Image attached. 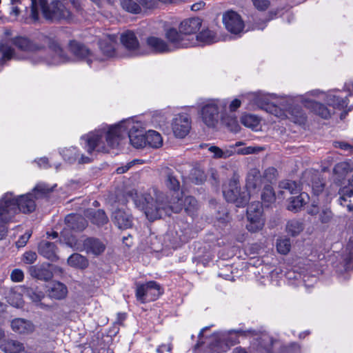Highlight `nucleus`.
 <instances>
[{
    "mask_svg": "<svg viewBox=\"0 0 353 353\" xmlns=\"http://www.w3.org/2000/svg\"><path fill=\"white\" fill-rule=\"evenodd\" d=\"M163 183L172 192V198L168 200V196L162 192L153 188L148 194L139 195L137 192H131L132 197L137 207L144 212L146 217L150 221L161 219L164 216H170L172 212L178 213L182 210L179 192L180 182L175 175L174 172L168 168L162 171Z\"/></svg>",
    "mask_w": 353,
    "mask_h": 353,
    "instance_id": "1",
    "label": "nucleus"
},
{
    "mask_svg": "<svg viewBox=\"0 0 353 353\" xmlns=\"http://www.w3.org/2000/svg\"><path fill=\"white\" fill-rule=\"evenodd\" d=\"M127 135L134 148L145 147V133L142 124L133 119L123 121L108 130L101 129L90 132L83 136L81 139L85 141L87 152L91 155L94 150L108 152L110 148L119 146Z\"/></svg>",
    "mask_w": 353,
    "mask_h": 353,
    "instance_id": "2",
    "label": "nucleus"
},
{
    "mask_svg": "<svg viewBox=\"0 0 353 353\" xmlns=\"http://www.w3.org/2000/svg\"><path fill=\"white\" fill-rule=\"evenodd\" d=\"M42 41L44 44L48 45L50 52L54 54L53 56L46 58L41 57L44 45L26 37H16L10 40H3L0 43V52L2 54L0 67L2 68L7 61L19 59L12 46L21 51L31 53L30 61L34 64L46 63L48 65H58L69 61V58L64 54L57 41L48 37H43Z\"/></svg>",
    "mask_w": 353,
    "mask_h": 353,
    "instance_id": "3",
    "label": "nucleus"
},
{
    "mask_svg": "<svg viewBox=\"0 0 353 353\" xmlns=\"http://www.w3.org/2000/svg\"><path fill=\"white\" fill-rule=\"evenodd\" d=\"M52 190V188L43 183H38L32 192L14 196L12 192H6L0 199V223H6L12 220L19 212L31 213L36 209V200L45 196Z\"/></svg>",
    "mask_w": 353,
    "mask_h": 353,
    "instance_id": "4",
    "label": "nucleus"
},
{
    "mask_svg": "<svg viewBox=\"0 0 353 353\" xmlns=\"http://www.w3.org/2000/svg\"><path fill=\"white\" fill-rule=\"evenodd\" d=\"M65 0H51L48 5L46 0H31V18L34 21L39 19L40 8L44 17L48 20L68 19L71 12L66 7Z\"/></svg>",
    "mask_w": 353,
    "mask_h": 353,
    "instance_id": "5",
    "label": "nucleus"
},
{
    "mask_svg": "<svg viewBox=\"0 0 353 353\" xmlns=\"http://www.w3.org/2000/svg\"><path fill=\"white\" fill-rule=\"evenodd\" d=\"M223 194L227 201L236 203L237 207L245 205L250 200V194L241 192L239 181L235 178L231 179L223 187Z\"/></svg>",
    "mask_w": 353,
    "mask_h": 353,
    "instance_id": "6",
    "label": "nucleus"
},
{
    "mask_svg": "<svg viewBox=\"0 0 353 353\" xmlns=\"http://www.w3.org/2000/svg\"><path fill=\"white\" fill-rule=\"evenodd\" d=\"M165 37L167 39V45L169 51L172 52L177 49L188 48L194 45L195 42L190 38L176 28H170L165 30Z\"/></svg>",
    "mask_w": 353,
    "mask_h": 353,
    "instance_id": "7",
    "label": "nucleus"
},
{
    "mask_svg": "<svg viewBox=\"0 0 353 353\" xmlns=\"http://www.w3.org/2000/svg\"><path fill=\"white\" fill-rule=\"evenodd\" d=\"M221 105L219 100H209L201 109L202 121L208 128H214L219 120V106Z\"/></svg>",
    "mask_w": 353,
    "mask_h": 353,
    "instance_id": "8",
    "label": "nucleus"
},
{
    "mask_svg": "<svg viewBox=\"0 0 353 353\" xmlns=\"http://www.w3.org/2000/svg\"><path fill=\"white\" fill-rule=\"evenodd\" d=\"M163 293L159 284L155 281L137 285L136 297L141 303L152 301L157 299Z\"/></svg>",
    "mask_w": 353,
    "mask_h": 353,
    "instance_id": "9",
    "label": "nucleus"
},
{
    "mask_svg": "<svg viewBox=\"0 0 353 353\" xmlns=\"http://www.w3.org/2000/svg\"><path fill=\"white\" fill-rule=\"evenodd\" d=\"M262 214L263 208L259 202L252 203L249 205L247 210L248 223L246 225L249 231L256 232L263 228L264 220Z\"/></svg>",
    "mask_w": 353,
    "mask_h": 353,
    "instance_id": "10",
    "label": "nucleus"
},
{
    "mask_svg": "<svg viewBox=\"0 0 353 353\" xmlns=\"http://www.w3.org/2000/svg\"><path fill=\"white\" fill-rule=\"evenodd\" d=\"M276 343L277 341L268 333L261 332L254 335L250 349L252 353H272V347Z\"/></svg>",
    "mask_w": 353,
    "mask_h": 353,
    "instance_id": "11",
    "label": "nucleus"
},
{
    "mask_svg": "<svg viewBox=\"0 0 353 353\" xmlns=\"http://www.w3.org/2000/svg\"><path fill=\"white\" fill-rule=\"evenodd\" d=\"M111 219L119 229H128L133 225V216L129 210L123 205L113 206Z\"/></svg>",
    "mask_w": 353,
    "mask_h": 353,
    "instance_id": "12",
    "label": "nucleus"
},
{
    "mask_svg": "<svg viewBox=\"0 0 353 353\" xmlns=\"http://www.w3.org/2000/svg\"><path fill=\"white\" fill-rule=\"evenodd\" d=\"M172 129L177 138H184L191 129V119L187 114H178L172 120Z\"/></svg>",
    "mask_w": 353,
    "mask_h": 353,
    "instance_id": "13",
    "label": "nucleus"
},
{
    "mask_svg": "<svg viewBox=\"0 0 353 353\" xmlns=\"http://www.w3.org/2000/svg\"><path fill=\"white\" fill-rule=\"evenodd\" d=\"M223 22L226 29L232 34L241 33L244 28V23L241 16L234 11H228L223 16Z\"/></svg>",
    "mask_w": 353,
    "mask_h": 353,
    "instance_id": "14",
    "label": "nucleus"
},
{
    "mask_svg": "<svg viewBox=\"0 0 353 353\" xmlns=\"http://www.w3.org/2000/svg\"><path fill=\"white\" fill-rule=\"evenodd\" d=\"M70 52L78 59H85L88 65L93 61L94 56L84 45L75 41H70L69 44Z\"/></svg>",
    "mask_w": 353,
    "mask_h": 353,
    "instance_id": "15",
    "label": "nucleus"
},
{
    "mask_svg": "<svg viewBox=\"0 0 353 353\" xmlns=\"http://www.w3.org/2000/svg\"><path fill=\"white\" fill-rule=\"evenodd\" d=\"M121 42L123 46L134 55L141 54L139 50V43L132 31L128 30L121 34Z\"/></svg>",
    "mask_w": 353,
    "mask_h": 353,
    "instance_id": "16",
    "label": "nucleus"
},
{
    "mask_svg": "<svg viewBox=\"0 0 353 353\" xmlns=\"http://www.w3.org/2000/svg\"><path fill=\"white\" fill-rule=\"evenodd\" d=\"M65 161L70 163L78 162L79 164L88 163L91 162L92 158L89 156L80 154L76 148L70 147L65 148L61 152Z\"/></svg>",
    "mask_w": 353,
    "mask_h": 353,
    "instance_id": "17",
    "label": "nucleus"
},
{
    "mask_svg": "<svg viewBox=\"0 0 353 353\" xmlns=\"http://www.w3.org/2000/svg\"><path fill=\"white\" fill-rule=\"evenodd\" d=\"M202 25V20L198 17L189 18L183 20L179 26L180 31L185 37L190 38V36L195 34L199 30Z\"/></svg>",
    "mask_w": 353,
    "mask_h": 353,
    "instance_id": "18",
    "label": "nucleus"
},
{
    "mask_svg": "<svg viewBox=\"0 0 353 353\" xmlns=\"http://www.w3.org/2000/svg\"><path fill=\"white\" fill-rule=\"evenodd\" d=\"M26 294L38 308L43 310H50L52 309V306L44 301L46 295L43 292L39 290L38 289L28 288L27 289Z\"/></svg>",
    "mask_w": 353,
    "mask_h": 353,
    "instance_id": "19",
    "label": "nucleus"
},
{
    "mask_svg": "<svg viewBox=\"0 0 353 353\" xmlns=\"http://www.w3.org/2000/svg\"><path fill=\"white\" fill-rule=\"evenodd\" d=\"M230 345L225 341V337L220 333H214L210 337V350L212 353H223L228 351Z\"/></svg>",
    "mask_w": 353,
    "mask_h": 353,
    "instance_id": "20",
    "label": "nucleus"
},
{
    "mask_svg": "<svg viewBox=\"0 0 353 353\" xmlns=\"http://www.w3.org/2000/svg\"><path fill=\"white\" fill-rule=\"evenodd\" d=\"M262 184V176L260 171L256 168L250 169L246 177V188L250 194L254 192Z\"/></svg>",
    "mask_w": 353,
    "mask_h": 353,
    "instance_id": "21",
    "label": "nucleus"
},
{
    "mask_svg": "<svg viewBox=\"0 0 353 353\" xmlns=\"http://www.w3.org/2000/svg\"><path fill=\"white\" fill-rule=\"evenodd\" d=\"M47 292L50 298L61 300L67 296L68 289L63 283L52 281L47 285Z\"/></svg>",
    "mask_w": 353,
    "mask_h": 353,
    "instance_id": "22",
    "label": "nucleus"
},
{
    "mask_svg": "<svg viewBox=\"0 0 353 353\" xmlns=\"http://www.w3.org/2000/svg\"><path fill=\"white\" fill-rule=\"evenodd\" d=\"M148 48L154 53L170 52L167 42L163 39L151 36L146 39Z\"/></svg>",
    "mask_w": 353,
    "mask_h": 353,
    "instance_id": "23",
    "label": "nucleus"
},
{
    "mask_svg": "<svg viewBox=\"0 0 353 353\" xmlns=\"http://www.w3.org/2000/svg\"><path fill=\"white\" fill-rule=\"evenodd\" d=\"M246 97L250 101L253 106L268 110L269 106L271 105L269 103L270 97L268 95L262 93L261 92H250L246 95Z\"/></svg>",
    "mask_w": 353,
    "mask_h": 353,
    "instance_id": "24",
    "label": "nucleus"
},
{
    "mask_svg": "<svg viewBox=\"0 0 353 353\" xmlns=\"http://www.w3.org/2000/svg\"><path fill=\"white\" fill-rule=\"evenodd\" d=\"M116 45L117 37L115 35H108L99 41V47L101 52L108 57L114 56Z\"/></svg>",
    "mask_w": 353,
    "mask_h": 353,
    "instance_id": "25",
    "label": "nucleus"
},
{
    "mask_svg": "<svg viewBox=\"0 0 353 353\" xmlns=\"http://www.w3.org/2000/svg\"><path fill=\"white\" fill-rule=\"evenodd\" d=\"M57 250V246L54 243L47 241H42L38 247L39 253L45 258L52 261H54L58 259Z\"/></svg>",
    "mask_w": 353,
    "mask_h": 353,
    "instance_id": "26",
    "label": "nucleus"
},
{
    "mask_svg": "<svg viewBox=\"0 0 353 353\" xmlns=\"http://www.w3.org/2000/svg\"><path fill=\"white\" fill-rule=\"evenodd\" d=\"M65 221L68 228L77 231H81L88 225L85 218L79 214H69L65 217Z\"/></svg>",
    "mask_w": 353,
    "mask_h": 353,
    "instance_id": "27",
    "label": "nucleus"
},
{
    "mask_svg": "<svg viewBox=\"0 0 353 353\" xmlns=\"http://www.w3.org/2000/svg\"><path fill=\"white\" fill-rule=\"evenodd\" d=\"M304 105L315 114L319 115L323 119H328L333 113L332 110H329L324 105L317 103L313 100L305 99L304 101Z\"/></svg>",
    "mask_w": 353,
    "mask_h": 353,
    "instance_id": "28",
    "label": "nucleus"
},
{
    "mask_svg": "<svg viewBox=\"0 0 353 353\" xmlns=\"http://www.w3.org/2000/svg\"><path fill=\"white\" fill-rule=\"evenodd\" d=\"M11 326L14 332L19 334H29L34 330L33 323L23 319H14L11 323Z\"/></svg>",
    "mask_w": 353,
    "mask_h": 353,
    "instance_id": "29",
    "label": "nucleus"
},
{
    "mask_svg": "<svg viewBox=\"0 0 353 353\" xmlns=\"http://www.w3.org/2000/svg\"><path fill=\"white\" fill-rule=\"evenodd\" d=\"M83 248L87 253L99 255L105 250V247L99 239L88 238L83 241Z\"/></svg>",
    "mask_w": 353,
    "mask_h": 353,
    "instance_id": "30",
    "label": "nucleus"
},
{
    "mask_svg": "<svg viewBox=\"0 0 353 353\" xmlns=\"http://www.w3.org/2000/svg\"><path fill=\"white\" fill-rule=\"evenodd\" d=\"M30 273L32 277L42 281H48L53 276L52 272L44 265L30 267Z\"/></svg>",
    "mask_w": 353,
    "mask_h": 353,
    "instance_id": "31",
    "label": "nucleus"
},
{
    "mask_svg": "<svg viewBox=\"0 0 353 353\" xmlns=\"http://www.w3.org/2000/svg\"><path fill=\"white\" fill-rule=\"evenodd\" d=\"M326 101L328 105L339 110H344L348 104L347 97L341 98L333 93H329L326 95Z\"/></svg>",
    "mask_w": 353,
    "mask_h": 353,
    "instance_id": "32",
    "label": "nucleus"
},
{
    "mask_svg": "<svg viewBox=\"0 0 353 353\" xmlns=\"http://www.w3.org/2000/svg\"><path fill=\"white\" fill-rule=\"evenodd\" d=\"M85 215L88 217L94 224L98 225H104L108 221V216L102 210H88L85 212Z\"/></svg>",
    "mask_w": 353,
    "mask_h": 353,
    "instance_id": "33",
    "label": "nucleus"
},
{
    "mask_svg": "<svg viewBox=\"0 0 353 353\" xmlns=\"http://www.w3.org/2000/svg\"><path fill=\"white\" fill-rule=\"evenodd\" d=\"M308 195L306 193H301L296 196H292L290 199L288 210L296 212L299 210L308 201Z\"/></svg>",
    "mask_w": 353,
    "mask_h": 353,
    "instance_id": "34",
    "label": "nucleus"
},
{
    "mask_svg": "<svg viewBox=\"0 0 353 353\" xmlns=\"http://www.w3.org/2000/svg\"><path fill=\"white\" fill-rule=\"evenodd\" d=\"M68 264L72 268L83 270L88 266L89 262L85 256L74 253L68 257Z\"/></svg>",
    "mask_w": 353,
    "mask_h": 353,
    "instance_id": "35",
    "label": "nucleus"
},
{
    "mask_svg": "<svg viewBox=\"0 0 353 353\" xmlns=\"http://www.w3.org/2000/svg\"><path fill=\"white\" fill-rule=\"evenodd\" d=\"M287 119L295 123L302 125L306 121V115L299 107L295 106L288 110Z\"/></svg>",
    "mask_w": 353,
    "mask_h": 353,
    "instance_id": "36",
    "label": "nucleus"
},
{
    "mask_svg": "<svg viewBox=\"0 0 353 353\" xmlns=\"http://www.w3.org/2000/svg\"><path fill=\"white\" fill-rule=\"evenodd\" d=\"M163 139L161 134L154 131L149 130L145 133V146L157 148L162 145Z\"/></svg>",
    "mask_w": 353,
    "mask_h": 353,
    "instance_id": "37",
    "label": "nucleus"
},
{
    "mask_svg": "<svg viewBox=\"0 0 353 353\" xmlns=\"http://www.w3.org/2000/svg\"><path fill=\"white\" fill-rule=\"evenodd\" d=\"M0 348L6 353H20L24 350L23 344L14 340L3 342Z\"/></svg>",
    "mask_w": 353,
    "mask_h": 353,
    "instance_id": "38",
    "label": "nucleus"
},
{
    "mask_svg": "<svg viewBox=\"0 0 353 353\" xmlns=\"http://www.w3.org/2000/svg\"><path fill=\"white\" fill-rule=\"evenodd\" d=\"M196 39L197 41L204 44H211L217 42L219 40L216 33L209 29L202 30L196 35Z\"/></svg>",
    "mask_w": 353,
    "mask_h": 353,
    "instance_id": "39",
    "label": "nucleus"
},
{
    "mask_svg": "<svg viewBox=\"0 0 353 353\" xmlns=\"http://www.w3.org/2000/svg\"><path fill=\"white\" fill-rule=\"evenodd\" d=\"M180 199L181 201H179L178 203H181L182 210L184 209L188 214L193 215L194 212L197 210L198 207L196 200L191 196H185L184 199L180 196Z\"/></svg>",
    "mask_w": 353,
    "mask_h": 353,
    "instance_id": "40",
    "label": "nucleus"
},
{
    "mask_svg": "<svg viewBox=\"0 0 353 353\" xmlns=\"http://www.w3.org/2000/svg\"><path fill=\"white\" fill-rule=\"evenodd\" d=\"M241 123L253 130H258L260 125L259 119L254 115L246 114L241 117Z\"/></svg>",
    "mask_w": 353,
    "mask_h": 353,
    "instance_id": "41",
    "label": "nucleus"
},
{
    "mask_svg": "<svg viewBox=\"0 0 353 353\" xmlns=\"http://www.w3.org/2000/svg\"><path fill=\"white\" fill-rule=\"evenodd\" d=\"M275 193L270 185H265L261 193V200L263 204L268 206L275 201Z\"/></svg>",
    "mask_w": 353,
    "mask_h": 353,
    "instance_id": "42",
    "label": "nucleus"
},
{
    "mask_svg": "<svg viewBox=\"0 0 353 353\" xmlns=\"http://www.w3.org/2000/svg\"><path fill=\"white\" fill-rule=\"evenodd\" d=\"M303 230V223L296 219L289 221L286 225V232L294 236L300 234Z\"/></svg>",
    "mask_w": 353,
    "mask_h": 353,
    "instance_id": "43",
    "label": "nucleus"
},
{
    "mask_svg": "<svg viewBox=\"0 0 353 353\" xmlns=\"http://www.w3.org/2000/svg\"><path fill=\"white\" fill-rule=\"evenodd\" d=\"M121 6L123 10L133 14H138L141 11V5L133 0H121Z\"/></svg>",
    "mask_w": 353,
    "mask_h": 353,
    "instance_id": "44",
    "label": "nucleus"
},
{
    "mask_svg": "<svg viewBox=\"0 0 353 353\" xmlns=\"http://www.w3.org/2000/svg\"><path fill=\"white\" fill-rule=\"evenodd\" d=\"M279 188L288 190L290 194H297L301 191L300 185L295 181L285 180L279 183Z\"/></svg>",
    "mask_w": 353,
    "mask_h": 353,
    "instance_id": "45",
    "label": "nucleus"
},
{
    "mask_svg": "<svg viewBox=\"0 0 353 353\" xmlns=\"http://www.w3.org/2000/svg\"><path fill=\"white\" fill-rule=\"evenodd\" d=\"M291 248L290 240L288 238H281L277 240L276 249L282 254H288Z\"/></svg>",
    "mask_w": 353,
    "mask_h": 353,
    "instance_id": "46",
    "label": "nucleus"
},
{
    "mask_svg": "<svg viewBox=\"0 0 353 353\" xmlns=\"http://www.w3.org/2000/svg\"><path fill=\"white\" fill-rule=\"evenodd\" d=\"M352 165L350 163L347 161L339 163L334 168V173L339 175H344L349 172H352Z\"/></svg>",
    "mask_w": 353,
    "mask_h": 353,
    "instance_id": "47",
    "label": "nucleus"
},
{
    "mask_svg": "<svg viewBox=\"0 0 353 353\" xmlns=\"http://www.w3.org/2000/svg\"><path fill=\"white\" fill-rule=\"evenodd\" d=\"M208 150L214 154V158L226 159L232 154V151L230 150H223L216 146H210Z\"/></svg>",
    "mask_w": 353,
    "mask_h": 353,
    "instance_id": "48",
    "label": "nucleus"
},
{
    "mask_svg": "<svg viewBox=\"0 0 353 353\" xmlns=\"http://www.w3.org/2000/svg\"><path fill=\"white\" fill-rule=\"evenodd\" d=\"M267 111H269L270 113L275 115L276 117H278L279 119H287L288 110H283L279 108V107L271 104L269 106Z\"/></svg>",
    "mask_w": 353,
    "mask_h": 353,
    "instance_id": "49",
    "label": "nucleus"
},
{
    "mask_svg": "<svg viewBox=\"0 0 353 353\" xmlns=\"http://www.w3.org/2000/svg\"><path fill=\"white\" fill-rule=\"evenodd\" d=\"M191 179L196 184L202 183L205 181V175L203 172L197 169L192 170L191 173Z\"/></svg>",
    "mask_w": 353,
    "mask_h": 353,
    "instance_id": "50",
    "label": "nucleus"
},
{
    "mask_svg": "<svg viewBox=\"0 0 353 353\" xmlns=\"http://www.w3.org/2000/svg\"><path fill=\"white\" fill-rule=\"evenodd\" d=\"M332 218V213L328 208L323 209L319 214V219L323 223H327Z\"/></svg>",
    "mask_w": 353,
    "mask_h": 353,
    "instance_id": "51",
    "label": "nucleus"
},
{
    "mask_svg": "<svg viewBox=\"0 0 353 353\" xmlns=\"http://www.w3.org/2000/svg\"><path fill=\"white\" fill-rule=\"evenodd\" d=\"M324 184L319 177H315L312 183V188L315 194H319L323 190Z\"/></svg>",
    "mask_w": 353,
    "mask_h": 353,
    "instance_id": "52",
    "label": "nucleus"
},
{
    "mask_svg": "<svg viewBox=\"0 0 353 353\" xmlns=\"http://www.w3.org/2000/svg\"><path fill=\"white\" fill-rule=\"evenodd\" d=\"M339 194H341L339 201L342 204V201H346V197H351L353 195V189L350 187H344L340 190Z\"/></svg>",
    "mask_w": 353,
    "mask_h": 353,
    "instance_id": "53",
    "label": "nucleus"
},
{
    "mask_svg": "<svg viewBox=\"0 0 353 353\" xmlns=\"http://www.w3.org/2000/svg\"><path fill=\"white\" fill-rule=\"evenodd\" d=\"M255 8L259 10H265L270 6L269 0H252Z\"/></svg>",
    "mask_w": 353,
    "mask_h": 353,
    "instance_id": "54",
    "label": "nucleus"
},
{
    "mask_svg": "<svg viewBox=\"0 0 353 353\" xmlns=\"http://www.w3.org/2000/svg\"><path fill=\"white\" fill-rule=\"evenodd\" d=\"M37 255L34 252L29 251L23 254V261L28 264L33 263L37 260Z\"/></svg>",
    "mask_w": 353,
    "mask_h": 353,
    "instance_id": "55",
    "label": "nucleus"
},
{
    "mask_svg": "<svg viewBox=\"0 0 353 353\" xmlns=\"http://www.w3.org/2000/svg\"><path fill=\"white\" fill-rule=\"evenodd\" d=\"M12 281L14 282H20L23 281L24 275L22 270L19 269H15L12 270L10 275Z\"/></svg>",
    "mask_w": 353,
    "mask_h": 353,
    "instance_id": "56",
    "label": "nucleus"
},
{
    "mask_svg": "<svg viewBox=\"0 0 353 353\" xmlns=\"http://www.w3.org/2000/svg\"><path fill=\"white\" fill-rule=\"evenodd\" d=\"M141 6L145 8L151 9L157 5V0H137Z\"/></svg>",
    "mask_w": 353,
    "mask_h": 353,
    "instance_id": "57",
    "label": "nucleus"
},
{
    "mask_svg": "<svg viewBox=\"0 0 353 353\" xmlns=\"http://www.w3.org/2000/svg\"><path fill=\"white\" fill-rule=\"evenodd\" d=\"M300 346L296 343H292L290 346L283 350L284 353H300Z\"/></svg>",
    "mask_w": 353,
    "mask_h": 353,
    "instance_id": "58",
    "label": "nucleus"
},
{
    "mask_svg": "<svg viewBox=\"0 0 353 353\" xmlns=\"http://www.w3.org/2000/svg\"><path fill=\"white\" fill-rule=\"evenodd\" d=\"M334 146L344 150H350V152H353V146L345 142L336 141L334 143Z\"/></svg>",
    "mask_w": 353,
    "mask_h": 353,
    "instance_id": "59",
    "label": "nucleus"
},
{
    "mask_svg": "<svg viewBox=\"0 0 353 353\" xmlns=\"http://www.w3.org/2000/svg\"><path fill=\"white\" fill-rule=\"evenodd\" d=\"M31 234L30 232H26L25 234L22 235L19 239L17 241V245L18 247H23L28 239H30Z\"/></svg>",
    "mask_w": 353,
    "mask_h": 353,
    "instance_id": "60",
    "label": "nucleus"
},
{
    "mask_svg": "<svg viewBox=\"0 0 353 353\" xmlns=\"http://www.w3.org/2000/svg\"><path fill=\"white\" fill-rule=\"evenodd\" d=\"M172 349V346L170 343L162 344L157 349V353H164L165 352L170 353Z\"/></svg>",
    "mask_w": 353,
    "mask_h": 353,
    "instance_id": "61",
    "label": "nucleus"
},
{
    "mask_svg": "<svg viewBox=\"0 0 353 353\" xmlns=\"http://www.w3.org/2000/svg\"><path fill=\"white\" fill-rule=\"evenodd\" d=\"M241 102L239 99H234L230 104V111H235L238 108L240 107Z\"/></svg>",
    "mask_w": 353,
    "mask_h": 353,
    "instance_id": "62",
    "label": "nucleus"
},
{
    "mask_svg": "<svg viewBox=\"0 0 353 353\" xmlns=\"http://www.w3.org/2000/svg\"><path fill=\"white\" fill-rule=\"evenodd\" d=\"M133 164L132 162H130V163H128L127 165H125V166H121V167H119L117 169V172L118 174H123V173H125V172H127L132 166V165Z\"/></svg>",
    "mask_w": 353,
    "mask_h": 353,
    "instance_id": "63",
    "label": "nucleus"
},
{
    "mask_svg": "<svg viewBox=\"0 0 353 353\" xmlns=\"http://www.w3.org/2000/svg\"><path fill=\"white\" fill-rule=\"evenodd\" d=\"M205 3L203 1H199L196 3H194L191 6V10L193 11H199L204 8Z\"/></svg>",
    "mask_w": 353,
    "mask_h": 353,
    "instance_id": "64",
    "label": "nucleus"
}]
</instances>
